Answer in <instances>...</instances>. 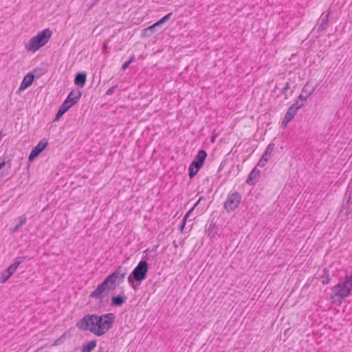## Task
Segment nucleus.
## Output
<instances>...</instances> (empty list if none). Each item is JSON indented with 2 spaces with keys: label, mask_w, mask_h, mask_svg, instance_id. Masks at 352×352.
Instances as JSON below:
<instances>
[{
  "label": "nucleus",
  "mask_w": 352,
  "mask_h": 352,
  "mask_svg": "<svg viewBox=\"0 0 352 352\" xmlns=\"http://www.w3.org/2000/svg\"><path fill=\"white\" fill-rule=\"evenodd\" d=\"M115 319L113 313L100 316L87 314L77 322L76 326L82 331H89L97 336H101L113 327Z\"/></svg>",
  "instance_id": "1"
},
{
  "label": "nucleus",
  "mask_w": 352,
  "mask_h": 352,
  "mask_svg": "<svg viewBox=\"0 0 352 352\" xmlns=\"http://www.w3.org/2000/svg\"><path fill=\"white\" fill-rule=\"evenodd\" d=\"M127 270L119 266L116 270L108 275L104 280L97 286V287L90 294L89 297L94 299L103 300L104 296L107 295L110 291L116 289L124 280Z\"/></svg>",
  "instance_id": "2"
},
{
  "label": "nucleus",
  "mask_w": 352,
  "mask_h": 352,
  "mask_svg": "<svg viewBox=\"0 0 352 352\" xmlns=\"http://www.w3.org/2000/svg\"><path fill=\"white\" fill-rule=\"evenodd\" d=\"M52 32L50 29H45L38 33L35 36L31 38L25 45L28 52H34L44 46L52 36Z\"/></svg>",
  "instance_id": "3"
},
{
  "label": "nucleus",
  "mask_w": 352,
  "mask_h": 352,
  "mask_svg": "<svg viewBox=\"0 0 352 352\" xmlns=\"http://www.w3.org/2000/svg\"><path fill=\"white\" fill-rule=\"evenodd\" d=\"M352 291V272L350 276L346 275L344 280H340L332 288L331 298L338 296L340 301L349 296Z\"/></svg>",
  "instance_id": "4"
},
{
  "label": "nucleus",
  "mask_w": 352,
  "mask_h": 352,
  "mask_svg": "<svg viewBox=\"0 0 352 352\" xmlns=\"http://www.w3.org/2000/svg\"><path fill=\"white\" fill-rule=\"evenodd\" d=\"M206 157L207 153L205 150L201 149L198 151L197 155L188 168V175L190 179H192L202 167Z\"/></svg>",
  "instance_id": "5"
},
{
  "label": "nucleus",
  "mask_w": 352,
  "mask_h": 352,
  "mask_svg": "<svg viewBox=\"0 0 352 352\" xmlns=\"http://www.w3.org/2000/svg\"><path fill=\"white\" fill-rule=\"evenodd\" d=\"M148 264L146 261H140L133 269L132 273L136 281L142 282L146 278L148 273Z\"/></svg>",
  "instance_id": "6"
},
{
  "label": "nucleus",
  "mask_w": 352,
  "mask_h": 352,
  "mask_svg": "<svg viewBox=\"0 0 352 352\" xmlns=\"http://www.w3.org/2000/svg\"><path fill=\"white\" fill-rule=\"evenodd\" d=\"M241 199V196L239 192H232L224 203L225 209L228 212L234 211L239 206Z\"/></svg>",
  "instance_id": "7"
},
{
  "label": "nucleus",
  "mask_w": 352,
  "mask_h": 352,
  "mask_svg": "<svg viewBox=\"0 0 352 352\" xmlns=\"http://www.w3.org/2000/svg\"><path fill=\"white\" fill-rule=\"evenodd\" d=\"M48 142L45 139L41 140L38 144L32 150L30 155L29 160L32 161L47 146Z\"/></svg>",
  "instance_id": "8"
},
{
  "label": "nucleus",
  "mask_w": 352,
  "mask_h": 352,
  "mask_svg": "<svg viewBox=\"0 0 352 352\" xmlns=\"http://www.w3.org/2000/svg\"><path fill=\"white\" fill-rule=\"evenodd\" d=\"M315 88L310 85L309 82H307V83L304 85L300 94L298 96V99L300 100L307 101V98L313 94Z\"/></svg>",
  "instance_id": "9"
},
{
  "label": "nucleus",
  "mask_w": 352,
  "mask_h": 352,
  "mask_svg": "<svg viewBox=\"0 0 352 352\" xmlns=\"http://www.w3.org/2000/svg\"><path fill=\"white\" fill-rule=\"evenodd\" d=\"M261 172L258 169L256 168H254L250 173L247 180L246 183L249 185H254L258 178L260 177Z\"/></svg>",
  "instance_id": "10"
},
{
  "label": "nucleus",
  "mask_w": 352,
  "mask_h": 352,
  "mask_svg": "<svg viewBox=\"0 0 352 352\" xmlns=\"http://www.w3.org/2000/svg\"><path fill=\"white\" fill-rule=\"evenodd\" d=\"M25 256H18L14 259V262L11 264L6 270L11 276L16 272L19 265L25 261Z\"/></svg>",
  "instance_id": "11"
},
{
  "label": "nucleus",
  "mask_w": 352,
  "mask_h": 352,
  "mask_svg": "<svg viewBox=\"0 0 352 352\" xmlns=\"http://www.w3.org/2000/svg\"><path fill=\"white\" fill-rule=\"evenodd\" d=\"M34 79V75L32 73H28L23 78V81L21 83L19 90H24L30 87Z\"/></svg>",
  "instance_id": "12"
},
{
  "label": "nucleus",
  "mask_w": 352,
  "mask_h": 352,
  "mask_svg": "<svg viewBox=\"0 0 352 352\" xmlns=\"http://www.w3.org/2000/svg\"><path fill=\"white\" fill-rule=\"evenodd\" d=\"M87 80V74L85 72H80L76 75L74 79L75 85L82 87L85 85V82Z\"/></svg>",
  "instance_id": "13"
},
{
  "label": "nucleus",
  "mask_w": 352,
  "mask_h": 352,
  "mask_svg": "<svg viewBox=\"0 0 352 352\" xmlns=\"http://www.w3.org/2000/svg\"><path fill=\"white\" fill-rule=\"evenodd\" d=\"M126 297L120 295L113 296L111 298V305L116 307L122 306L126 301Z\"/></svg>",
  "instance_id": "14"
},
{
  "label": "nucleus",
  "mask_w": 352,
  "mask_h": 352,
  "mask_svg": "<svg viewBox=\"0 0 352 352\" xmlns=\"http://www.w3.org/2000/svg\"><path fill=\"white\" fill-rule=\"evenodd\" d=\"M81 94H82V93L80 91H78V90H76H76H72L69 93V96H67V99L70 98V100H72L70 101L73 104H76L78 102V100H79V99H80V98L81 96Z\"/></svg>",
  "instance_id": "15"
},
{
  "label": "nucleus",
  "mask_w": 352,
  "mask_h": 352,
  "mask_svg": "<svg viewBox=\"0 0 352 352\" xmlns=\"http://www.w3.org/2000/svg\"><path fill=\"white\" fill-rule=\"evenodd\" d=\"M330 14L331 12H328V13L321 19L320 23L318 26L319 31H324L327 29L329 24V19Z\"/></svg>",
  "instance_id": "16"
},
{
  "label": "nucleus",
  "mask_w": 352,
  "mask_h": 352,
  "mask_svg": "<svg viewBox=\"0 0 352 352\" xmlns=\"http://www.w3.org/2000/svg\"><path fill=\"white\" fill-rule=\"evenodd\" d=\"M96 346V341L91 340L85 344L82 347V352H91Z\"/></svg>",
  "instance_id": "17"
},
{
  "label": "nucleus",
  "mask_w": 352,
  "mask_h": 352,
  "mask_svg": "<svg viewBox=\"0 0 352 352\" xmlns=\"http://www.w3.org/2000/svg\"><path fill=\"white\" fill-rule=\"evenodd\" d=\"M321 282L323 285H327L330 283V274L329 270L324 268L322 270V274L320 275Z\"/></svg>",
  "instance_id": "18"
},
{
  "label": "nucleus",
  "mask_w": 352,
  "mask_h": 352,
  "mask_svg": "<svg viewBox=\"0 0 352 352\" xmlns=\"http://www.w3.org/2000/svg\"><path fill=\"white\" fill-rule=\"evenodd\" d=\"M297 111L294 109V108L290 106L288 108L284 117L286 118V121H292Z\"/></svg>",
  "instance_id": "19"
},
{
  "label": "nucleus",
  "mask_w": 352,
  "mask_h": 352,
  "mask_svg": "<svg viewBox=\"0 0 352 352\" xmlns=\"http://www.w3.org/2000/svg\"><path fill=\"white\" fill-rule=\"evenodd\" d=\"M217 232L218 227L216 226V224L210 223L208 229V236L210 237H214L215 235L217 234Z\"/></svg>",
  "instance_id": "20"
},
{
  "label": "nucleus",
  "mask_w": 352,
  "mask_h": 352,
  "mask_svg": "<svg viewBox=\"0 0 352 352\" xmlns=\"http://www.w3.org/2000/svg\"><path fill=\"white\" fill-rule=\"evenodd\" d=\"M275 144L274 143H270L268 144L266 150L265 151L264 153L263 154V156L265 157L270 159L271 154L272 151L274 150Z\"/></svg>",
  "instance_id": "21"
},
{
  "label": "nucleus",
  "mask_w": 352,
  "mask_h": 352,
  "mask_svg": "<svg viewBox=\"0 0 352 352\" xmlns=\"http://www.w3.org/2000/svg\"><path fill=\"white\" fill-rule=\"evenodd\" d=\"M26 217H23V216H21L19 217V221L18 222V223L12 229V232L14 233V232H16L19 230V229L26 222Z\"/></svg>",
  "instance_id": "22"
},
{
  "label": "nucleus",
  "mask_w": 352,
  "mask_h": 352,
  "mask_svg": "<svg viewBox=\"0 0 352 352\" xmlns=\"http://www.w3.org/2000/svg\"><path fill=\"white\" fill-rule=\"evenodd\" d=\"M193 210V208H191L188 212L185 214V216L184 217L180 225H179V229L181 231H183L185 226H186V220L189 216V214H190V212Z\"/></svg>",
  "instance_id": "23"
},
{
  "label": "nucleus",
  "mask_w": 352,
  "mask_h": 352,
  "mask_svg": "<svg viewBox=\"0 0 352 352\" xmlns=\"http://www.w3.org/2000/svg\"><path fill=\"white\" fill-rule=\"evenodd\" d=\"M305 101L304 100H300L299 99L298 100H296L292 105V107L293 108H294V109L298 111V110L300 108H302V107L305 106Z\"/></svg>",
  "instance_id": "24"
},
{
  "label": "nucleus",
  "mask_w": 352,
  "mask_h": 352,
  "mask_svg": "<svg viewBox=\"0 0 352 352\" xmlns=\"http://www.w3.org/2000/svg\"><path fill=\"white\" fill-rule=\"evenodd\" d=\"M157 27L158 26L157 25L156 23H155L153 25L148 27L147 28L144 29V36H149L150 34H147V32H151L153 33Z\"/></svg>",
  "instance_id": "25"
},
{
  "label": "nucleus",
  "mask_w": 352,
  "mask_h": 352,
  "mask_svg": "<svg viewBox=\"0 0 352 352\" xmlns=\"http://www.w3.org/2000/svg\"><path fill=\"white\" fill-rule=\"evenodd\" d=\"M10 276L11 275L6 270L3 271L1 274L0 283H6Z\"/></svg>",
  "instance_id": "26"
},
{
  "label": "nucleus",
  "mask_w": 352,
  "mask_h": 352,
  "mask_svg": "<svg viewBox=\"0 0 352 352\" xmlns=\"http://www.w3.org/2000/svg\"><path fill=\"white\" fill-rule=\"evenodd\" d=\"M269 159L265 157L264 156L262 155L261 158L259 160L257 165L260 167H264L267 162H268Z\"/></svg>",
  "instance_id": "27"
},
{
  "label": "nucleus",
  "mask_w": 352,
  "mask_h": 352,
  "mask_svg": "<svg viewBox=\"0 0 352 352\" xmlns=\"http://www.w3.org/2000/svg\"><path fill=\"white\" fill-rule=\"evenodd\" d=\"M6 165H8V168H11L12 166V163H11V160H8L7 162L6 161H3L2 162H0V170L6 166Z\"/></svg>",
  "instance_id": "28"
},
{
  "label": "nucleus",
  "mask_w": 352,
  "mask_h": 352,
  "mask_svg": "<svg viewBox=\"0 0 352 352\" xmlns=\"http://www.w3.org/2000/svg\"><path fill=\"white\" fill-rule=\"evenodd\" d=\"M69 99H66L62 104H64L68 109H70L74 104H73Z\"/></svg>",
  "instance_id": "29"
},
{
  "label": "nucleus",
  "mask_w": 352,
  "mask_h": 352,
  "mask_svg": "<svg viewBox=\"0 0 352 352\" xmlns=\"http://www.w3.org/2000/svg\"><path fill=\"white\" fill-rule=\"evenodd\" d=\"M128 282L133 287H135V285H134V281L135 280V278L133 277V273L131 272V274L128 276Z\"/></svg>",
  "instance_id": "30"
},
{
  "label": "nucleus",
  "mask_w": 352,
  "mask_h": 352,
  "mask_svg": "<svg viewBox=\"0 0 352 352\" xmlns=\"http://www.w3.org/2000/svg\"><path fill=\"white\" fill-rule=\"evenodd\" d=\"M289 89H290V83H289V82H287L281 91V94L285 95L287 91L289 90Z\"/></svg>",
  "instance_id": "31"
},
{
  "label": "nucleus",
  "mask_w": 352,
  "mask_h": 352,
  "mask_svg": "<svg viewBox=\"0 0 352 352\" xmlns=\"http://www.w3.org/2000/svg\"><path fill=\"white\" fill-rule=\"evenodd\" d=\"M117 87H118V85H114V86H113V87H110V88L107 91L106 94H107V95H109V96L112 95V94L114 93V91H115V90H116V89Z\"/></svg>",
  "instance_id": "32"
},
{
  "label": "nucleus",
  "mask_w": 352,
  "mask_h": 352,
  "mask_svg": "<svg viewBox=\"0 0 352 352\" xmlns=\"http://www.w3.org/2000/svg\"><path fill=\"white\" fill-rule=\"evenodd\" d=\"M63 115L64 113L58 110L56 115L54 121H58Z\"/></svg>",
  "instance_id": "33"
},
{
  "label": "nucleus",
  "mask_w": 352,
  "mask_h": 352,
  "mask_svg": "<svg viewBox=\"0 0 352 352\" xmlns=\"http://www.w3.org/2000/svg\"><path fill=\"white\" fill-rule=\"evenodd\" d=\"M58 110L65 114V113L68 111V109L64 104H62L59 107Z\"/></svg>",
  "instance_id": "34"
},
{
  "label": "nucleus",
  "mask_w": 352,
  "mask_h": 352,
  "mask_svg": "<svg viewBox=\"0 0 352 352\" xmlns=\"http://www.w3.org/2000/svg\"><path fill=\"white\" fill-rule=\"evenodd\" d=\"M172 15H173V12H170V13L167 14L166 15H165L164 16L162 17L163 21H164V22H166L170 18V16Z\"/></svg>",
  "instance_id": "35"
},
{
  "label": "nucleus",
  "mask_w": 352,
  "mask_h": 352,
  "mask_svg": "<svg viewBox=\"0 0 352 352\" xmlns=\"http://www.w3.org/2000/svg\"><path fill=\"white\" fill-rule=\"evenodd\" d=\"M130 64H131V63H129L128 61L125 62V63L122 65V70H125V69H126L129 67V65H130Z\"/></svg>",
  "instance_id": "36"
},
{
  "label": "nucleus",
  "mask_w": 352,
  "mask_h": 352,
  "mask_svg": "<svg viewBox=\"0 0 352 352\" xmlns=\"http://www.w3.org/2000/svg\"><path fill=\"white\" fill-rule=\"evenodd\" d=\"M289 122H290V121H286V118H285V117H284L283 120V122H282V126H283V128L286 127V126H287V124H288Z\"/></svg>",
  "instance_id": "37"
},
{
  "label": "nucleus",
  "mask_w": 352,
  "mask_h": 352,
  "mask_svg": "<svg viewBox=\"0 0 352 352\" xmlns=\"http://www.w3.org/2000/svg\"><path fill=\"white\" fill-rule=\"evenodd\" d=\"M135 55H134V54H133V55L130 57V58H129V60H128V62H129V63H131L132 62H133V61L135 60Z\"/></svg>",
  "instance_id": "38"
},
{
  "label": "nucleus",
  "mask_w": 352,
  "mask_h": 352,
  "mask_svg": "<svg viewBox=\"0 0 352 352\" xmlns=\"http://www.w3.org/2000/svg\"><path fill=\"white\" fill-rule=\"evenodd\" d=\"M165 23L164 21H163V19L162 18L160 20L156 22V24L157 26H160L161 24Z\"/></svg>",
  "instance_id": "39"
},
{
  "label": "nucleus",
  "mask_w": 352,
  "mask_h": 352,
  "mask_svg": "<svg viewBox=\"0 0 352 352\" xmlns=\"http://www.w3.org/2000/svg\"><path fill=\"white\" fill-rule=\"evenodd\" d=\"M203 199V197H201L198 201L194 204V206L192 207L193 209L197 206L198 204H199L200 201Z\"/></svg>",
  "instance_id": "40"
},
{
  "label": "nucleus",
  "mask_w": 352,
  "mask_h": 352,
  "mask_svg": "<svg viewBox=\"0 0 352 352\" xmlns=\"http://www.w3.org/2000/svg\"><path fill=\"white\" fill-rule=\"evenodd\" d=\"M107 47H108L107 42H104L103 44V46H102L103 51L105 52L107 50Z\"/></svg>",
  "instance_id": "41"
},
{
  "label": "nucleus",
  "mask_w": 352,
  "mask_h": 352,
  "mask_svg": "<svg viewBox=\"0 0 352 352\" xmlns=\"http://www.w3.org/2000/svg\"><path fill=\"white\" fill-rule=\"evenodd\" d=\"M214 140H215V137H214V136H212V138H211V141H212V142H214Z\"/></svg>",
  "instance_id": "42"
},
{
  "label": "nucleus",
  "mask_w": 352,
  "mask_h": 352,
  "mask_svg": "<svg viewBox=\"0 0 352 352\" xmlns=\"http://www.w3.org/2000/svg\"><path fill=\"white\" fill-rule=\"evenodd\" d=\"M147 34H150V36L151 35L152 32H147Z\"/></svg>",
  "instance_id": "43"
}]
</instances>
